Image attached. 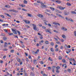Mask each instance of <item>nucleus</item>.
I'll use <instances>...</instances> for the list:
<instances>
[{
	"instance_id": "f257e3e1",
	"label": "nucleus",
	"mask_w": 76,
	"mask_h": 76,
	"mask_svg": "<svg viewBox=\"0 0 76 76\" xmlns=\"http://www.w3.org/2000/svg\"><path fill=\"white\" fill-rule=\"evenodd\" d=\"M32 25L33 26V29L34 31H38V28L37 27V26H36V25L35 24H32Z\"/></svg>"
},
{
	"instance_id": "f03ea898",
	"label": "nucleus",
	"mask_w": 76,
	"mask_h": 76,
	"mask_svg": "<svg viewBox=\"0 0 76 76\" xmlns=\"http://www.w3.org/2000/svg\"><path fill=\"white\" fill-rule=\"evenodd\" d=\"M10 12H15V13H19V11H16L14 9L10 10H9Z\"/></svg>"
},
{
	"instance_id": "7ed1b4c3",
	"label": "nucleus",
	"mask_w": 76,
	"mask_h": 76,
	"mask_svg": "<svg viewBox=\"0 0 76 76\" xmlns=\"http://www.w3.org/2000/svg\"><path fill=\"white\" fill-rule=\"evenodd\" d=\"M58 8H59V9L60 10H63L64 9L66 8V7H61V6H58Z\"/></svg>"
},
{
	"instance_id": "20e7f679",
	"label": "nucleus",
	"mask_w": 76,
	"mask_h": 76,
	"mask_svg": "<svg viewBox=\"0 0 76 76\" xmlns=\"http://www.w3.org/2000/svg\"><path fill=\"white\" fill-rule=\"evenodd\" d=\"M38 16L40 18H43V15L40 14H38Z\"/></svg>"
},
{
	"instance_id": "39448f33",
	"label": "nucleus",
	"mask_w": 76,
	"mask_h": 76,
	"mask_svg": "<svg viewBox=\"0 0 76 76\" xmlns=\"http://www.w3.org/2000/svg\"><path fill=\"white\" fill-rule=\"evenodd\" d=\"M12 31L13 32L14 34H17V33H16V30L12 29Z\"/></svg>"
},
{
	"instance_id": "423d86ee",
	"label": "nucleus",
	"mask_w": 76,
	"mask_h": 76,
	"mask_svg": "<svg viewBox=\"0 0 76 76\" xmlns=\"http://www.w3.org/2000/svg\"><path fill=\"white\" fill-rule=\"evenodd\" d=\"M56 15H57V16H59V17H61V18L62 19H64V17H63V16H61L60 14H58V13H57L56 14Z\"/></svg>"
},
{
	"instance_id": "0eeeda50",
	"label": "nucleus",
	"mask_w": 76,
	"mask_h": 76,
	"mask_svg": "<svg viewBox=\"0 0 76 76\" xmlns=\"http://www.w3.org/2000/svg\"><path fill=\"white\" fill-rule=\"evenodd\" d=\"M61 29L63 30V31H67V29L66 28H64L63 27H62L61 28Z\"/></svg>"
},
{
	"instance_id": "6e6552de",
	"label": "nucleus",
	"mask_w": 76,
	"mask_h": 76,
	"mask_svg": "<svg viewBox=\"0 0 76 76\" xmlns=\"http://www.w3.org/2000/svg\"><path fill=\"white\" fill-rule=\"evenodd\" d=\"M64 13L65 15H69V12H67L66 11H64Z\"/></svg>"
},
{
	"instance_id": "1a4fd4ad",
	"label": "nucleus",
	"mask_w": 76,
	"mask_h": 76,
	"mask_svg": "<svg viewBox=\"0 0 76 76\" xmlns=\"http://www.w3.org/2000/svg\"><path fill=\"white\" fill-rule=\"evenodd\" d=\"M55 12H56L57 13H62V12H61V11H58V10L57 9H56L55 10Z\"/></svg>"
},
{
	"instance_id": "9d476101",
	"label": "nucleus",
	"mask_w": 76,
	"mask_h": 76,
	"mask_svg": "<svg viewBox=\"0 0 76 76\" xmlns=\"http://www.w3.org/2000/svg\"><path fill=\"white\" fill-rule=\"evenodd\" d=\"M25 22L26 23H30V22L29 20H24Z\"/></svg>"
},
{
	"instance_id": "9b49d317",
	"label": "nucleus",
	"mask_w": 76,
	"mask_h": 76,
	"mask_svg": "<svg viewBox=\"0 0 76 76\" xmlns=\"http://www.w3.org/2000/svg\"><path fill=\"white\" fill-rule=\"evenodd\" d=\"M7 45H8V44H7V43L5 42L4 43V48H6V47H7Z\"/></svg>"
},
{
	"instance_id": "f8f14e48",
	"label": "nucleus",
	"mask_w": 76,
	"mask_h": 76,
	"mask_svg": "<svg viewBox=\"0 0 76 76\" xmlns=\"http://www.w3.org/2000/svg\"><path fill=\"white\" fill-rule=\"evenodd\" d=\"M41 7L43 8L44 7H47V5H44V4H43V5L41 6Z\"/></svg>"
},
{
	"instance_id": "ddd939ff",
	"label": "nucleus",
	"mask_w": 76,
	"mask_h": 76,
	"mask_svg": "<svg viewBox=\"0 0 76 76\" xmlns=\"http://www.w3.org/2000/svg\"><path fill=\"white\" fill-rule=\"evenodd\" d=\"M4 14L5 15H7V16H9V17H11L10 15H9L8 13H5Z\"/></svg>"
},
{
	"instance_id": "4468645a",
	"label": "nucleus",
	"mask_w": 76,
	"mask_h": 76,
	"mask_svg": "<svg viewBox=\"0 0 76 76\" xmlns=\"http://www.w3.org/2000/svg\"><path fill=\"white\" fill-rule=\"evenodd\" d=\"M68 20L70 21V22H74L73 20L71 18H69L68 19Z\"/></svg>"
},
{
	"instance_id": "2eb2a0df",
	"label": "nucleus",
	"mask_w": 76,
	"mask_h": 76,
	"mask_svg": "<svg viewBox=\"0 0 76 76\" xmlns=\"http://www.w3.org/2000/svg\"><path fill=\"white\" fill-rule=\"evenodd\" d=\"M66 5L68 6H70L72 5V4L69 3H66Z\"/></svg>"
},
{
	"instance_id": "dca6fc26",
	"label": "nucleus",
	"mask_w": 76,
	"mask_h": 76,
	"mask_svg": "<svg viewBox=\"0 0 76 76\" xmlns=\"http://www.w3.org/2000/svg\"><path fill=\"white\" fill-rule=\"evenodd\" d=\"M38 40V38H37V37H35L34 38V42H37V41H36V40Z\"/></svg>"
},
{
	"instance_id": "f3484780",
	"label": "nucleus",
	"mask_w": 76,
	"mask_h": 76,
	"mask_svg": "<svg viewBox=\"0 0 76 76\" xmlns=\"http://www.w3.org/2000/svg\"><path fill=\"white\" fill-rule=\"evenodd\" d=\"M3 39L4 41H6L7 40V37H3Z\"/></svg>"
},
{
	"instance_id": "a211bd4d",
	"label": "nucleus",
	"mask_w": 76,
	"mask_h": 76,
	"mask_svg": "<svg viewBox=\"0 0 76 76\" xmlns=\"http://www.w3.org/2000/svg\"><path fill=\"white\" fill-rule=\"evenodd\" d=\"M56 3H61V2L58 0L56 1Z\"/></svg>"
},
{
	"instance_id": "6ab92c4d",
	"label": "nucleus",
	"mask_w": 76,
	"mask_h": 76,
	"mask_svg": "<svg viewBox=\"0 0 76 76\" xmlns=\"http://www.w3.org/2000/svg\"><path fill=\"white\" fill-rule=\"evenodd\" d=\"M37 61L36 59H35L33 61V63H34V64H35V63H37Z\"/></svg>"
},
{
	"instance_id": "aec40b11",
	"label": "nucleus",
	"mask_w": 76,
	"mask_h": 76,
	"mask_svg": "<svg viewBox=\"0 0 76 76\" xmlns=\"http://www.w3.org/2000/svg\"><path fill=\"white\" fill-rule=\"evenodd\" d=\"M67 71H68V72H69V73H71V72H72V70H71V69H68L67 70Z\"/></svg>"
},
{
	"instance_id": "412c9836",
	"label": "nucleus",
	"mask_w": 76,
	"mask_h": 76,
	"mask_svg": "<svg viewBox=\"0 0 76 76\" xmlns=\"http://www.w3.org/2000/svg\"><path fill=\"white\" fill-rule=\"evenodd\" d=\"M17 61H18V62H19V63L20 62V59L17 58Z\"/></svg>"
},
{
	"instance_id": "4be33fe9",
	"label": "nucleus",
	"mask_w": 76,
	"mask_h": 76,
	"mask_svg": "<svg viewBox=\"0 0 76 76\" xmlns=\"http://www.w3.org/2000/svg\"><path fill=\"white\" fill-rule=\"evenodd\" d=\"M50 9H51L52 10H55V9H54V8L51 7H50Z\"/></svg>"
},
{
	"instance_id": "5701e85b",
	"label": "nucleus",
	"mask_w": 76,
	"mask_h": 76,
	"mask_svg": "<svg viewBox=\"0 0 76 76\" xmlns=\"http://www.w3.org/2000/svg\"><path fill=\"white\" fill-rule=\"evenodd\" d=\"M56 43L57 44H60V45H61V43H60V42L59 41H56Z\"/></svg>"
},
{
	"instance_id": "b1692460",
	"label": "nucleus",
	"mask_w": 76,
	"mask_h": 76,
	"mask_svg": "<svg viewBox=\"0 0 76 76\" xmlns=\"http://www.w3.org/2000/svg\"><path fill=\"white\" fill-rule=\"evenodd\" d=\"M31 76H34V72H31Z\"/></svg>"
},
{
	"instance_id": "393cba45",
	"label": "nucleus",
	"mask_w": 76,
	"mask_h": 76,
	"mask_svg": "<svg viewBox=\"0 0 76 76\" xmlns=\"http://www.w3.org/2000/svg\"><path fill=\"white\" fill-rule=\"evenodd\" d=\"M45 43L46 44H49V42L48 41H45Z\"/></svg>"
},
{
	"instance_id": "a878e982",
	"label": "nucleus",
	"mask_w": 76,
	"mask_h": 76,
	"mask_svg": "<svg viewBox=\"0 0 76 76\" xmlns=\"http://www.w3.org/2000/svg\"><path fill=\"white\" fill-rule=\"evenodd\" d=\"M56 70H58L59 69H60V67L59 66H57L56 67Z\"/></svg>"
},
{
	"instance_id": "bb28decb",
	"label": "nucleus",
	"mask_w": 76,
	"mask_h": 76,
	"mask_svg": "<svg viewBox=\"0 0 76 76\" xmlns=\"http://www.w3.org/2000/svg\"><path fill=\"white\" fill-rule=\"evenodd\" d=\"M28 16H29L30 17H31V16H32V15H31L29 13H28Z\"/></svg>"
},
{
	"instance_id": "cd10ccee",
	"label": "nucleus",
	"mask_w": 76,
	"mask_h": 76,
	"mask_svg": "<svg viewBox=\"0 0 76 76\" xmlns=\"http://www.w3.org/2000/svg\"><path fill=\"white\" fill-rule=\"evenodd\" d=\"M71 13H73V14H75V15H76V12L75 11H72Z\"/></svg>"
},
{
	"instance_id": "c85d7f7f",
	"label": "nucleus",
	"mask_w": 76,
	"mask_h": 76,
	"mask_svg": "<svg viewBox=\"0 0 76 76\" xmlns=\"http://www.w3.org/2000/svg\"><path fill=\"white\" fill-rule=\"evenodd\" d=\"M62 37L63 38H66V36L64 34L62 35Z\"/></svg>"
},
{
	"instance_id": "c756f323",
	"label": "nucleus",
	"mask_w": 76,
	"mask_h": 76,
	"mask_svg": "<svg viewBox=\"0 0 76 76\" xmlns=\"http://www.w3.org/2000/svg\"><path fill=\"white\" fill-rule=\"evenodd\" d=\"M50 50V51H51L52 52H53L54 50H53V48H51Z\"/></svg>"
},
{
	"instance_id": "7c9ffc66",
	"label": "nucleus",
	"mask_w": 76,
	"mask_h": 76,
	"mask_svg": "<svg viewBox=\"0 0 76 76\" xmlns=\"http://www.w3.org/2000/svg\"><path fill=\"white\" fill-rule=\"evenodd\" d=\"M53 31L54 32H55L57 34L58 33V31H57L56 30H54Z\"/></svg>"
},
{
	"instance_id": "2f4dec72",
	"label": "nucleus",
	"mask_w": 76,
	"mask_h": 76,
	"mask_svg": "<svg viewBox=\"0 0 76 76\" xmlns=\"http://www.w3.org/2000/svg\"><path fill=\"white\" fill-rule=\"evenodd\" d=\"M17 32H18V33L19 34V35H20V31L17 30Z\"/></svg>"
},
{
	"instance_id": "473e14b6",
	"label": "nucleus",
	"mask_w": 76,
	"mask_h": 76,
	"mask_svg": "<svg viewBox=\"0 0 76 76\" xmlns=\"http://www.w3.org/2000/svg\"><path fill=\"white\" fill-rule=\"evenodd\" d=\"M50 45H52V46H53L54 45V43L53 42L50 43Z\"/></svg>"
},
{
	"instance_id": "72a5a7b5",
	"label": "nucleus",
	"mask_w": 76,
	"mask_h": 76,
	"mask_svg": "<svg viewBox=\"0 0 76 76\" xmlns=\"http://www.w3.org/2000/svg\"><path fill=\"white\" fill-rule=\"evenodd\" d=\"M1 18H3V19H4V18H5L4 16L3 15H1Z\"/></svg>"
},
{
	"instance_id": "f704fd0d",
	"label": "nucleus",
	"mask_w": 76,
	"mask_h": 76,
	"mask_svg": "<svg viewBox=\"0 0 76 76\" xmlns=\"http://www.w3.org/2000/svg\"><path fill=\"white\" fill-rule=\"evenodd\" d=\"M23 2L24 3H26V4H27V3H28V2H27V1L26 0L24 1Z\"/></svg>"
},
{
	"instance_id": "c9c22d12",
	"label": "nucleus",
	"mask_w": 76,
	"mask_h": 76,
	"mask_svg": "<svg viewBox=\"0 0 76 76\" xmlns=\"http://www.w3.org/2000/svg\"><path fill=\"white\" fill-rule=\"evenodd\" d=\"M25 26L26 28H30V27L29 26H28V25H26Z\"/></svg>"
},
{
	"instance_id": "e433bc0d",
	"label": "nucleus",
	"mask_w": 76,
	"mask_h": 76,
	"mask_svg": "<svg viewBox=\"0 0 76 76\" xmlns=\"http://www.w3.org/2000/svg\"><path fill=\"white\" fill-rule=\"evenodd\" d=\"M39 38H40V39H42V38H43V37H42V35H41V36L39 37Z\"/></svg>"
},
{
	"instance_id": "4c0bfd02",
	"label": "nucleus",
	"mask_w": 76,
	"mask_h": 76,
	"mask_svg": "<svg viewBox=\"0 0 76 76\" xmlns=\"http://www.w3.org/2000/svg\"><path fill=\"white\" fill-rule=\"evenodd\" d=\"M56 73H59V71L58 69H56Z\"/></svg>"
},
{
	"instance_id": "58836bf2",
	"label": "nucleus",
	"mask_w": 76,
	"mask_h": 76,
	"mask_svg": "<svg viewBox=\"0 0 76 76\" xmlns=\"http://www.w3.org/2000/svg\"><path fill=\"white\" fill-rule=\"evenodd\" d=\"M53 23L54 25H57V23L54 22H53Z\"/></svg>"
},
{
	"instance_id": "ea45409f",
	"label": "nucleus",
	"mask_w": 76,
	"mask_h": 76,
	"mask_svg": "<svg viewBox=\"0 0 76 76\" xmlns=\"http://www.w3.org/2000/svg\"><path fill=\"white\" fill-rule=\"evenodd\" d=\"M21 6L23 7H25V5L22 4L21 5Z\"/></svg>"
},
{
	"instance_id": "a19ab883",
	"label": "nucleus",
	"mask_w": 76,
	"mask_h": 76,
	"mask_svg": "<svg viewBox=\"0 0 76 76\" xmlns=\"http://www.w3.org/2000/svg\"><path fill=\"white\" fill-rule=\"evenodd\" d=\"M4 31H5V32H6L7 33H8V31H7V30L6 29H5L4 30Z\"/></svg>"
},
{
	"instance_id": "79ce46f5",
	"label": "nucleus",
	"mask_w": 76,
	"mask_h": 76,
	"mask_svg": "<svg viewBox=\"0 0 76 76\" xmlns=\"http://www.w3.org/2000/svg\"><path fill=\"white\" fill-rule=\"evenodd\" d=\"M62 61L63 63H65L66 62V60L64 59L62 60Z\"/></svg>"
},
{
	"instance_id": "37998d69",
	"label": "nucleus",
	"mask_w": 76,
	"mask_h": 76,
	"mask_svg": "<svg viewBox=\"0 0 76 76\" xmlns=\"http://www.w3.org/2000/svg\"><path fill=\"white\" fill-rule=\"evenodd\" d=\"M8 34L9 35H13V33H9Z\"/></svg>"
},
{
	"instance_id": "c03bdc74",
	"label": "nucleus",
	"mask_w": 76,
	"mask_h": 76,
	"mask_svg": "<svg viewBox=\"0 0 76 76\" xmlns=\"http://www.w3.org/2000/svg\"><path fill=\"white\" fill-rule=\"evenodd\" d=\"M22 10H23V11H25L26 12H27V10L26 9H22Z\"/></svg>"
},
{
	"instance_id": "a18cd8bd",
	"label": "nucleus",
	"mask_w": 76,
	"mask_h": 76,
	"mask_svg": "<svg viewBox=\"0 0 76 76\" xmlns=\"http://www.w3.org/2000/svg\"><path fill=\"white\" fill-rule=\"evenodd\" d=\"M38 25L40 27H41V26H42V24H40V23L38 24Z\"/></svg>"
},
{
	"instance_id": "49530a36",
	"label": "nucleus",
	"mask_w": 76,
	"mask_h": 76,
	"mask_svg": "<svg viewBox=\"0 0 76 76\" xmlns=\"http://www.w3.org/2000/svg\"><path fill=\"white\" fill-rule=\"evenodd\" d=\"M28 58L30 59H31L32 58L31 57V56H30V55H28Z\"/></svg>"
},
{
	"instance_id": "de8ad7c7",
	"label": "nucleus",
	"mask_w": 76,
	"mask_h": 76,
	"mask_svg": "<svg viewBox=\"0 0 76 76\" xmlns=\"http://www.w3.org/2000/svg\"><path fill=\"white\" fill-rule=\"evenodd\" d=\"M59 60H61V59H62V57H61V56H59Z\"/></svg>"
},
{
	"instance_id": "09e8293b",
	"label": "nucleus",
	"mask_w": 76,
	"mask_h": 76,
	"mask_svg": "<svg viewBox=\"0 0 76 76\" xmlns=\"http://www.w3.org/2000/svg\"><path fill=\"white\" fill-rule=\"evenodd\" d=\"M52 16L54 18H57V16H56L55 15H52Z\"/></svg>"
},
{
	"instance_id": "8fccbe9b",
	"label": "nucleus",
	"mask_w": 76,
	"mask_h": 76,
	"mask_svg": "<svg viewBox=\"0 0 76 76\" xmlns=\"http://www.w3.org/2000/svg\"><path fill=\"white\" fill-rule=\"evenodd\" d=\"M14 52V50H12L11 51V53H13Z\"/></svg>"
},
{
	"instance_id": "3c124183",
	"label": "nucleus",
	"mask_w": 76,
	"mask_h": 76,
	"mask_svg": "<svg viewBox=\"0 0 76 76\" xmlns=\"http://www.w3.org/2000/svg\"><path fill=\"white\" fill-rule=\"evenodd\" d=\"M70 50L69 49V52L66 51V53H67V54H69V53H70Z\"/></svg>"
},
{
	"instance_id": "603ef678",
	"label": "nucleus",
	"mask_w": 76,
	"mask_h": 76,
	"mask_svg": "<svg viewBox=\"0 0 76 76\" xmlns=\"http://www.w3.org/2000/svg\"><path fill=\"white\" fill-rule=\"evenodd\" d=\"M56 51H58V48H57L56 49Z\"/></svg>"
},
{
	"instance_id": "864d4df0",
	"label": "nucleus",
	"mask_w": 76,
	"mask_h": 76,
	"mask_svg": "<svg viewBox=\"0 0 76 76\" xmlns=\"http://www.w3.org/2000/svg\"><path fill=\"white\" fill-rule=\"evenodd\" d=\"M48 26H51V24H50V23H49L48 24Z\"/></svg>"
},
{
	"instance_id": "5fc2aeb1",
	"label": "nucleus",
	"mask_w": 76,
	"mask_h": 76,
	"mask_svg": "<svg viewBox=\"0 0 76 76\" xmlns=\"http://www.w3.org/2000/svg\"><path fill=\"white\" fill-rule=\"evenodd\" d=\"M56 68V66H53L52 67V69H55Z\"/></svg>"
},
{
	"instance_id": "6e6d98bb",
	"label": "nucleus",
	"mask_w": 76,
	"mask_h": 76,
	"mask_svg": "<svg viewBox=\"0 0 76 76\" xmlns=\"http://www.w3.org/2000/svg\"><path fill=\"white\" fill-rule=\"evenodd\" d=\"M1 36H5V34H4V35H3V34L2 33L1 34Z\"/></svg>"
},
{
	"instance_id": "4d7b16f0",
	"label": "nucleus",
	"mask_w": 76,
	"mask_h": 76,
	"mask_svg": "<svg viewBox=\"0 0 76 76\" xmlns=\"http://www.w3.org/2000/svg\"><path fill=\"white\" fill-rule=\"evenodd\" d=\"M74 35L76 36V31H74Z\"/></svg>"
},
{
	"instance_id": "13d9d810",
	"label": "nucleus",
	"mask_w": 76,
	"mask_h": 76,
	"mask_svg": "<svg viewBox=\"0 0 76 76\" xmlns=\"http://www.w3.org/2000/svg\"><path fill=\"white\" fill-rule=\"evenodd\" d=\"M58 47V45H55V48H57Z\"/></svg>"
},
{
	"instance_id": "bf43d9fd",
	"label": "nucleus",
	"mask_w": 76,
	"mask_h": 76,
	"mask_svg": "<svg viewBox=\"0 0 76 76\" xmlns=\"http://www.w3.org/2000/svg\"><path fill=\"white\" fill-rule=\"evenodd\" d=\"M42 28H43V29H45L46 28V27H45L44 26H43L42 27Z\"/></svg>"
},
{
	"instance_id": "052dcab7",
	"label": "nucleus",
	"mask_w": 76,
	"mask_h": 76,
	"mask_svg": "<svg viewBox=\"0 0 76 76\" xmlns=\"http://www.w3.org/2000/svg\"><path fill=\"white\" fill-rule=\"evenodd\" d=\"M7 50H8L7 49H4V51H7Z\"/></svg>"
},
{
	"instance_id": "680f3d73",
	"label": "nucleus",
	"mask_w": 76,
	"mask_h": 76,
	"mask_svg": "<svg viewBox=\"0 0 76 76\" xmlns=\"http://www.w3.org/2000/svg\"><path fill=\"white\" fill-rule=\"evenodd\" d=\"M6 57V56H4L3 57V58H5Z\"/></svg>"
},
{
	"instance_id": "e2e57ef3",
	"label": "nucleus",
	"mask_w": 76,
	"mask_h": 76,
	"mask_svg": "<svg viewBox=\"0 0 76 76\" xmlns=\"http://www.w3.org/2000/svg\"><path fill=\"white\" fill-rule=\"evenodd\" d=\"M48 69L49 70H51V67H48Z\"/></svg>"
},
{
	"instance_id": "0e129e2a",
	"label": "nucleus",
	"mask_w": 76,
	"mask_h": 76,
	"mask_svg": "<svg viewBox=\"0 0 76 76\" xmlns=\"http://www.w3.org/2000/svg\"><path fill=\"white\" fill-rule=\"evenodd\" d=\"M25 76H28V75H27V73H25Z\"/></svg>"
},
{
	"instance_id": "69168bd1",
	"label": "nucleus",
	"mask_w": 76,
	"mask_h": 76,
	"mask_svg": "<svg viewBox=\"0 0 76 76\" xmlns=\"http://www.w3.org/2000/svg\"><path fill=\"white\" fill-rule=\"evenodd\" d=\"M26 61H27V62H28V61H29V60H28V59L27 58H26Z\"/></svg>"
},
{
	"instance_id": "338daca9",
	"label": "nucleus",
	"mask_w": 76,
	"mask_h": 76,
	"mask_svg": "<svg viewBox=\"0 0 76 76\" xmlns=\"http://www.w3.org/2000/svg\"><path fill=\"white\" fill-rule=\"evenodd\" d=\"M25 55H26V56H28V53H25Z\"/></svg>"
},
{
	"instance_id": "774afa93",
	"label": "nucleus",
	"mask_w": 76,
	"mask_h": 76,
	"mask_svg": "<svg viewBox=\"0 0 76 76\" xmlns=\"http://www.w3.org/2000/svg\"><path fill=\"white\" fill-rule=\"evenodd\" d=\"M43 76H47V75H45V74H43Z\"/></svg>"
}]
</instances>
